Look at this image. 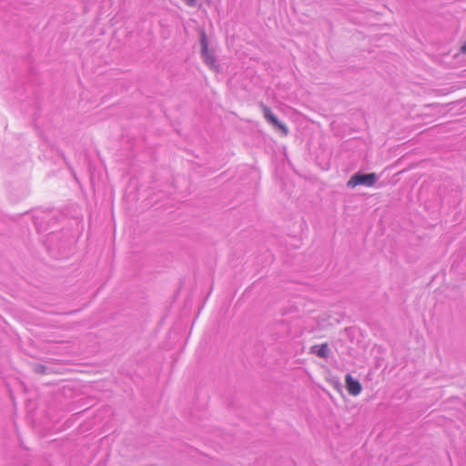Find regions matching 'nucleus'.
<instances>
[{"label":"nucleus","instance_id":"6e6552de","mask_svg":"<svg viewBox=\"0 0 466 466\" xmlns=\"http://www.w3.org/2000/svg\"><path fill=\"white\" fill-rule=\"evenodd\" d=\"M461 50L463 54H466V41L465 44L461 47Z\"/></svg>","mask_w":466,"mask_h":466},{"label":"nucleus","instance_id":"f257e3e1","mask_svg":"<svg viewBox=\"0 0 466 466\" xmlns=\"http://www.w3.org/2000/svg\"><path fill=\"white\" fill-rule=\"evenodd\" d=\"M199 36L201 58L210 69L218 72L220 70V65L216 58L215 51L208 48V40L206 32L201 30Z\"/></svg>","mask_w":466,"mask_h":466},{"label":"nucleus","instance_id":"39448f33","mask_svg":"<svg viewBox=\"0 0 466 466\" xmlns=\"http://www.w3.org/2000/svg\"><path fill=\"white\" fill-rule=\"evenodd\" d=\"M310 352L316 354L322 359H328L329 355V348L327 343L314 345L310 348Z\"/></svg>","mask_w":466,"mask_h":466},{"label":"nucleus","instance_id":"20e7f679","mask_svg":"<svg viewBox=\"0 0 466 466\" xmlns=\"http://www.w3.org/2000/svg\"><path fill=\"white\" fill-rule=\"evenodd\" d=\"M346 388L348 392L352 396H358L362 390L361 384L350 374H347L345 377Z\"/></svg>","mask_w":466,"mask_h":466},{"label":"nucleus","instance_id":"0eeeda50","mask_svg":"<svg viewBox=\"0 0 466 466\" xmlns=\"http://www.w3.org/2000/svg\"><path fill=\"white\" fill-rule=\"evenodd\" d=\"M34 370L36 372V373H41V374H44V373H46L47 371V367L42 365V364H35L34 366Z\"/></svg>","mask_w":466,"mask_h":466},{"label":"nucleus","instance_id":"f03ea898","mask_svg":"<svg viewBox=\"0 0 466 466\" xmlns=\"http://www.w3.org/2000/svg\"><path fill=\"white\" fill-rule=\"evenodd\" d=\"M378 176L375 173L363 174L358 172L354 174L347 182V187L353 188L357 186L373 187L378 181Z\"/></svg>","mask_w":466,"mask_h":466},{"label":"nucleus","instance_id":"423d86ee","mask_svg":"<svg viewBox=\"0 0 466 466\" xmlns=\"http://www.w3.org/2000/svg\"><path fill=\"white\" fill-rule=\"evenodd\" d=\"M50 217L49 213H42L41 216H35V223L39 231L46 230V228L44 226L46 220Z\"/></svg>","mask_w":466,"mask_h":466},{"label":"nucleus","instance_id":"7ed1b4c3","mask_svg":"<svg viewBox=\"0 0 466 466\" xmlns=\"http://www.w3.org/2000/svg\"><path fill=\"white\" fill-rule=\"evenodd\" d=\"M262 111H263L265 119L269 124H271L275 128L281 130L285 135L288 134L289 130H288V127H286V125H284L278 119V117L272 113V111L270 110L269 107L262 105Z\"/></svg>","mask_w":466,"mask_h":466}]
</instances>
